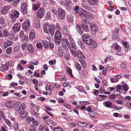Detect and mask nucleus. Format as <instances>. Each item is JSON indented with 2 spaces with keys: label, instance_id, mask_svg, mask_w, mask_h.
I'll use <instances>...</instances> for the list:
<instances>
[{
  "label": "nucleus",
  "instance_id": "nucleus-1",
  "mask_svg": "<svg viewBox=\"0 0 131 131\" xmlns=\"http://www.w3.org/2000/svg\"><path fill=\"white\" fill-rule=\"evenodd\" d=\"M82 39L86 44L91 46L92 48H95L97 46V43L96 42L92 39L91 36L89 34H85L83 35Z\"/></svg>",
  "mask_w": 131,
  "mask_h": 131
},
{
  "label": "nucleus",
  "instance_id": "nucleus-2",
  "mask_svg": "<svg viewBox=\"0 0 131 131\" xmlns=\"http://www.w3.org/2000/svg\"><path fill=\"white\" fill-rule=\"evenodd\" d=\"M56 27L54 25H52L48 26L47 24L46 23L44 26L43 30L45 32L53 36L54 35Z\"/></svg>",
  "mask_w": 131,
  "mask_h": 131
},
{
  "label": "nucleus",
  "instance_id": "nucleus-3",
  "mask_svg": "<svg viewBox=\"0 0 131 131\" xmlns=\"http://www.w3.org/2000/svg\"><path fill=\"white\" fill-rule=\"evenodd\" d=\"M54 38L56 44L59 45L60 43L61 39V32L57 30L56 31Z\"/></svg>",
  "mask_w": 131,
  "mask_h": 131
},
{
  "label": "nucleus",
  "instance_id": "nucleus-4",
  "mask_svg": "<svg viewBox=\"0 0 131 131\" xmlns=\"http://www.w3.org/2000/svg\"><path fill=\"white\" fill-rule=\"evenodd\" d=\"M71 52L73 57L77 56L78 58H85V57L83 55L82 52L78 50L73 51L71 50Z\"/></svg>",
  "mask_w": 131,
  "mask_h": 131
},
{
  "label": "nucleus",
  "instance_id": "nucleus-5",
  "mask_svg": "<svg viewBox=\"0 0 131 131\" xmlns=\"http://www.w3.org/2000/svg\"><path fill=\"white\" fill-rule=\"evenodd\" d=\"M89 21L86 19H84L82 21V26L84 30L86 32H88L89 30V28L88 24H90Z\"/></svg>",
  "mask_w": 131,
  "mask_h": 131
},
{
  "label": "nucleus",
  "instance_id": "nucleus-6",
  "mask_svg": "<svg viewBox=\"0 0 131 131\" xmlns=\"http://www.w3.org/2000/svg\"><path fill=\"white\" fill-rule=\"evenodd\" d=\"M90 27L92 34L94 35L98 31V27L97 25L93 23H91L90 24Z\"/></svg>",
  "mask_w": 131,
  "mask_h": 131
},
{
  "label": "nucleus",
  "instance_id": "nucleus-7",
  "mask_svg": "<svg viewBox=\"0 0 131 131\" xmlns=\"http://www.w3.org/2000/svg\"><path fill=\"white\" fill-rule=\"evenodd\" d=\"M16 105L17 107H18V106L19 107L18 112L25 111L26 106V105L25 103H23L21 104L19 102H17L16 103Z\"/></svg>",
  "mask_w": 131,
  "mask_h": 131
},
{
  "label": "nucleus",
  "instance_id": "nucleus-8",
  "mask_svg": "<svg viewBox=\"0 0 131 131\" xmlns=\"http://www.w3.org/2000/svg\"><path fill=\"white\" fill-rule=\"evenodd\" d=\"M62 31L63 35L65 37H68V35L70 34L69 31L68 26L66 25H64L62 27Z\"/></svg>",
  "mask_w": 131,
  "mask_h": 131
},
{
  "label": "nucleus",
  "instance_id": "nucleus-9",
  "mask_svg": "<svg viewBox=\"0 0 131 131\" xmlns=\"http://www.w3.org/2000/svg\"><path fill=\"white\" fill-rule=\"evenodd\" d=\"M45 10L42 8H41L37 12V16L39 18H42L45 14Z\"/></svg>",
  "mask_w": 131,
  "mask_h": 131
},
{
  "label": "nucleus",
  "instance_id": "nucleus-10",
  "mask_svg": "<svg viewBox=\"0 0 131 131\" xmlns=\"http://www.w3.org/2000/svg\"><path fill=\"white\" fill-rule=\"evenodd\" d=\"M19 13L16 10H12L10 14V18L13 21L15 20V18L18 17L19 16Z\"/></svg>",
  "mask_w": 131,
  "mask_h": 131
},
{
  "label": "nucleus",
  "instance_id": "nucleus-11",
  "mask_svg": "<svg viewBox=\"0 0 131 131\" xmlns=\"http://www.w3.org/2000/svg\"><path fill=\"white\" fill-rule=\"evenodd\" d=\"M45 89L47 94L49 95H50L51 94V91L53 90V87L51 84L48 83L47 84Z\"/></svg>",
  "mask_w": 131,
  "mask_h": 131
},
{
  "label": "nucleus",
  "instance_id": "nucleus-12",
  "mask_svg": "<svg viewBox=\"0 0 131 131\" xmlns=\"http://www.w3.org/2000/svg\"><path fill=\"white\" fill-rule=\"evenodd\" d=\"M30 25V23L29 21L28 20H27L23 24L22 28L24 30L27 31L29 29Z\"/></svg>",
  "mask_w": 131,
  "mask_h": 131
},
{
  "label": "nucleus",
  "instance_id": "nucleus-13",
  "mask_svg": "<svg viewBox=\"0 0 131 131\" xmlns=\"http://www.w3.org/2000/svg\"><path fill=\"white\" fill-rule=\"evenodd\" d=\"M58 17L59 18L63 19L65 17V14L64 11L61 8H58Z\"/></svg>",
  "mask_w": 131,
  "mask_h": 131
},
{
  "label": "nucleus",
  "instance_id": "nucleus-14",
  "mask_svg": "<svg viewBox=\"0 0 131 131\" xmlns=\"http://www.w3.org/2000/svg\"><path fill=\"white\" fill-rule=\"evenodd\" d=\"M11 7V6L10 5L5 6L1 9V13L2 15L6 14L10 10Z\"/></svg>",
  "mask_w": 131,
  "mask_h": 131
},
{
  "label": "nucleus",
  "instance_id": "nucleus-15",
  "mask_svg": "<svg viewBox=\"0 0 131 131\" xmlns=\"http://www.w3.org/2000/svg\"><path fill=\"white\" fill-rule=\"evenodd\" d=\"M21 26L20 23L19 22H17L14 24L13 29V31L15 32H17L19 31Z\"/></svg>",
  "mask_w": 131,
  "mask_h": 131
},
{
  "label": "nucleus",
  "instance_id": "nucleus-16",
  "mask_svg": "<svg viewBox=\"0 0 131 131\" xmlns=\"http://www.w3.org/2000/svg\"><path fill=\"white\" fill-rule=\"evenodd\" d=\"M71 3L70 0H65L64 1H60V3L62 6H64L66 7H69Z\"/></svg>",
  "mask_w": 131,
  "mask_h": 131
},
{
  "label": "nucleus",
  "instance_id": "nucleus-17",
  "mask_svg": "<svg viewBox=\"0 0 131 131\" xmlns=\"http://www.w3.org/2000/svg\"><path fill=\"white\" fill-rule=\"evenodd\" d=\"M62 43V46L66 48L68 47L70 45L69 42L67 39H63Z\"/></svg>",
  "mask_w": 131,
  "mask_h": 131
},
{
  "label": "nucleus",
  "instance_id": "nucleus-18",
  "mask_svg": "<svg viewBox=\"0 0 131 131\" xmlns=\"http://www.w3.org/2000/svg\"><path fill=\"white\" fill-rule=\"evenodd\" d=\"M71 45L69 46L70 51H71V50L73 51H75L76 50L77 47L76 45V44L74 42H71Z\"/></svg>",
  "mask_w": 131,
  "mask_h": 131
},
{
  "label": "nucleus",
  "instance_id": "nucleus-19",
  "mask_svg": "<svg viewBox=\"0 0 131 131\" xmlns=\"http://www.w3.org/2000/svg\"><path fill=\"white\" fill-rule=\"evenodd\" d=\"M20 116L21 117L24 118L28 116V114L26 111H25L18 112Z\"/></svg>",
  "mask_w": 131,
  "mask_h": 131
},
{
  "label": "nucleus",
  "instance_id": "nucleus-20",
  "mask_svg": "<svg viewBox=\"0 0 131 131\" xmlns=\"http://www.w3.org/2000/svg\"><path fill=\"white\" fill-rule=\"evenodd\" d=\"M27 49L28 51L31 53H32L34 52V47L31 44H29L27 46Z\"/></svg>",
  "mask_w": 131,
  "mask_h": 131
},
{
  "label": "nucleus",
  "instance_id": "nucleus-21",
  "mask_svg": "<svg viewBox=\"0 0 131 131\" xmlns=\"http://www.w3.org/2000/svg\"><path fill=\"white\" fill-rule=\"evenodd\" d=\"M13 41L11 40H7L4 42V45L5 48L10 46L12 43Z\"/></svg>",
  "mask_w": 131,
  "mask_h": 131
},
{
  "label": "nucleus",
  "instance_id": "nucleus-22",
  "mask_svg": "<svg viewBox=\"0 0 131 131\" xmlns=\"http://www.w3.org/2000/svg\"><path fill=\"white\" fill-rule=\"evenodd\" d=\"M5 105L7 107L9 108H13L14 107V104L11 101H8L5 103Z\"/></svg>",
  "mask_w": 131,
  "mask_h": 131
},
{
  "label": "nucleus",
  "instance_id": "nucleus-23",
  "mask_svg": "<svg viewBox=\"0 0 131 131\" xmlns=\"http://www.w3.org/2000/svg\"><path fill=\"white\" fill-rule=\"evenodd\" d=\"M40 4L38 2L37 4H32V9L34 11H36L40 7Z\"/></svg>",
  "mask_w": 131,
  "mask_h": 131
},
{
  "label": "nucleus",
  "instance_id": "nucleus-24",
  "mask_svg": "<svg viewBox=\"0 0 131 131\" xmlns=\"http://www.w3.org/2000/svg\"><path fill=\"white\" fill-rule=\"evenodd\" d=\"M112 48H114L115 50H120L121 48L120 46L117 44V42L114 43L111 46Z\"/></svg>",
  "mask_w": 131,
  "mask_h": 131
},
{
  "label": "nucleus",
  "instance_id": "nucleus-25",
  "mask_svg": "<svg viewBox=\"0 0 131 131\" xmlns=\"http://www.w3.org/2000/svg\"><path fill=\"white\" fill-rule=\"evenodd\" d=\"M98 0H88V3L91 5H96L97 4Z\"/></svg>",
  "mask_w": 131,
  "mask_h": 131
},
{
  "label": "nucleus",
  "instance_id": "nucleus-26",
  "mask_svg": "<svg viewBox=\"0 0 131 131\" xmlns=\"http://www.w3.org/2000/svg\"><path fill=\"white\" fill-rule=\"evenodd\" d=\"M76 29L77 31L80 34H83V31L81 29L80 26L78 24H77L76 26Z\"/></svg>",
  "mask_w": 131,
  "mask_h": 131
},
{
  "label": "nucleus",
  "instance_id": "nucleus-27",
  "mask_svg": "<svg viewBox=\"0 0 131 131\" xmlns=\"http://www.w3.org/2000/svg\"><path fill=\"white\" fill-rule=\"evenodd\" d=\"M34 25L36 28H39L40 27V24L39 20H38L34 23Z\"/></svg>",
  "mask_w": 131,
  "mask_h": 131
},
{
  "label": "nucleus",
  "instance_id": "nucleus-28",
  "mask_svg": "<svg viewBox=\"0 0 131 131\" xmlns=\"http://www.w3.org/2000/svg\"><path fill=\"white\" fill-rule=\"evenodd\" d=\"M103 104L106 107H109L112 106V104L110 102L106 101L103 103Z\"/></svg>",
  "mask_w": 131,
  "mask_h": 131
},
{
  "label": "nucleus",
  "instance_id": "nucleus-29",
  "mask_svg": "<svg viewBox=\"0 0 131 131\" xmlns=\"http://www.w3.org/2000/svg\"><path fill=\"white\" fill-rule=\"evenodd\" d=\"M87 12L86 11L83 10L81 12H79L78 13L79 14V15L82 17H84L86 18Z\"/></svg>",
  "mask_w": 131,
  "mask_h": 131
},
{
  "label": "nucleus",
  "instance_id": "nucleus-30",
  "mask_svg": "<svg viewBox=\"0 0 131 131\" xmlns=\"http://www.w3.org/2000/svg\"><path fill=\"white\" fill-rule=\"evenodd\" d=\"M75 66L76 67V68L78 71L81 70V68L80 64L77 62H74Z\"/></svg>",
  "mask_w": 131,
  "mask_h": 131
},
{
  "label": "nucleus",
  "instance_id": "nucleus-31",
  "mask_svg": "<svg viewBox=\"0 0 131 131\" xmlns=\"http://www.w3.org/2000/svg\"><path fill=\"white\" fill-rule=\"evenodd\" d=\"M27 119L29 122H32V123H37V121L33 117H29L27 118Z\"/></svg>",
  "mask_w": 131,
  "mask_h": 131
},
{
  "label": "nucleus",
  "instance_id": "nucleus-32",
  "mask_svg": "<svg viewBox=\"0 0 131 131\" xmlns=\"http://www.w3.org/2000/svg\"><path fill=\"white\" fill-rule=\"evenodd\" d=\"M58 54L59 56H61L63 55V50L62 49V48L61 47H58Z\"/></svg>",
  "mask_w": 131,
  "mask_h": 131
},
{
  "label": "nucleus",
  "instance_id": "nucleus-33",
  "mask_svg": "<svg viewBox=\"0 0 131 131\" xmlns=\"http://www.w3.org/2000/svg\"><path fill=\"white\" fill-rule=\"evenodd\" d=\"M99 97L97 98V100L98 101H101L105 99L104 98L106 97V96L104 95H99Z\"/></svg>",
  "mask_w": 131,
  "mask_h": 131
},
{
  "label": "nucleus",
  "instance_id": "nucleus-34",
  "mask_svg": "<svg viewBox=\"0 0 131 131\" xmlns=\"http://www.w3.org/2000/svg\"><path fill=\"white\" fill-rule=\"evenodd\" d=\"M79 6L77 5L74 8H73V10L75 13H78L79 12H80V9L79 10Z\"/></svg>",
  "mask_w": 131,
  "mask_h": 131
},
{
  "label": "nucleus",
  "instance_id": "nucleus-35",
  "mask_svg": "<svg viewBox=\"0 0 131 131\" xmlns=\"http://www.w3.org/2000/svg\"><path fill=\"white\" fill-rule=\"evenodd\" d=\"M76 88L78 90L79 92H83L84 91V88L82 86H77L76 87Z\"/></svg>",
  "mask_w": 131,
  "mask_h": 131
},
{
  "label": "nucleus",
  "instance_id": "nucleus-36",
  "mask_svg": "<svg viewBox=\"0 0 131 131\" xmlns=\"http://www.w3.org/2000/svg\"><path fill=\"white\" fill-rule=\"evenodd\" d=\"M86 18H89L91 19H93L94 18V17L92 15L91 13L87 12L86 15Z\"/></svg>",
  "mask_w": 131,
  "mask_h": 131
},
{
  "label": "nucleus",
  "instance_id": "nucleus-37",
  "mask_svg": "<svg viewBox=\"0 0 131 131\" xmlns=\"http://www.w3.org/2000/svg\"><path fill=\"white\" fill-rule=\"evenodd\" d=\"M42 42L45 48H47L48 47V42L47 41L45 40H43L42 41Z\"/></svg>",
  "mask_w": 131,
  "mask_h": 131
},
{
  "label": "nucleus",
  "instance_id": "nucleus-38",
  "mask_svg": "<svg viewBox=\"0 0 131 131\" xmlns=\"http://www.w3.org/2000/svg\"><path fill=\"white\" fill-rule=\"evenodd\" d=\"M67 18L68 21L70 22H72L73 21V17L71 15H68Z\"/></svg>",
  "mask_w": 131,
  "mask_h": 131
},
{
  "label": "nucleus",
  "instance_id": "nucleus-39",
  "mask_svg": "<svg viewBox=\"0 0 131 131\" xmlns=\"http://www.w3.org/2000/svg\"><path fill=\"white\" fill-rule=\"evenodd\" d=\"M66 38H69V40L71 42H74V40L73 39L72 35L70 34L69 35H68V37H65Z\"/></svg>",
  "mask_w": 131,
  "mask_h": 131
},
{
  "label": "nucleus",
  "instance_id": "nucleus-40",
  "mask_svg": "<svg viewBox=\"0 0 131 131\" xmlns=\"http://www.w3.org/2000/svg\"><path fill=\"white\" fill-rule=\"evenodd\" d=\"M67 71L68 73L69 74L71 77H73V74L72 73V70L70 67H68L67 68Z\"/></svg>",
  "mask_w": 131,
  "mask_h": 131
},
{
  "label": "nucleus",
  "instance_id": "nucleus-41",
  "mask_svg": "<svg viewBox=\"0 0 131 131\" xmlns=\"http://www.w3.org/2000/svg\"><path fill=\"white\" fill-rule=\"evenodd\" d=\"M123 44L125 47V50L126 51H128V48L129 47V46L127 42H123Z\"/></svg>",
  "mask_w": 131,
  "mask_h": 131
},
{
  "label": "nucleus",
  "instance_id": "nucleus-42",
  "mask_svg": "<svg viewBox=\"0 0 131 131\" xmlns=\"http://www.w3.org/2000/svg\"><path fill=\"white\" fill-rule=\"evenodd\" d=\"M53 131H63V129L61 127H55L53 129Z\"/></svg>",
  "mask_w": 131,
  "mask_h": 131
},
{
  "label": "nucleus",
  "instance_id": "nucleus-43",
  "mask_svg": "<svg viewBox=\"0 0 131 131\" xmlns=\"http://www.w3.org/2000/svg\"><path fill=\"white\" fill-rule=\"evenodd\" d=\"M123 88L124 90L125 91H127L129 89V86L127 84H124L123 85Z\"/></svg>",
  "mask_w": 131,
  "mask_h": 131
},
{
  "label": "nucleus",
  "instance_id": "nucleus-44",
  "mask_svg": "<svg viewBox=\"0 0 131 131\" xmlns=\"http://www.w3.org/2000/svg\"><path fill=\"white\" fill-rule=\"evenodd\" d=\"M2 71H6L8 70L9 68L5 64H4L2 65Z\"/></svg>",
  "mask_w": 131,
  "mask_h": 131
},
{
  "label": "nucleus",
  "instance_id": "nucleus-45",
  "mask_svg": "<svg viewBox=\"0 0 131 131\" xmlns=\"http://www.w3.org/2000/svg\"><path fill=\"white\" fill-rule=\"evenodd\" d=\"M29 39L30 40H32L35 37V36L34 33H30L29 34Z\"/></svg>",
  "mask_w": 131,
  "mask_h": 131
},
{
  "label": "nucleus",
  "instance_id": "nucleus-46",
  "mask_svg": "<svg viewBox=\"0 0 131 131\" xmlns=\"http://www.w3.org/2000/svg\"><path fill=\"white\" fill-rule=\"evenodd\" d=\"M12 47H9L6 50V53L8 54H10L12 51Z\"/></svg>",
  "mask_w": 131,
  "mask_h": 131
},
{
  "label": "nucleus",
  "instance_id": "nucleus-47",
  "mask_svg": "<svg viewBox=\"0 0 131 131\" xmlns=\"http://www.w3.org/2000/svg\"><path fill=\"white\" fill-rule=\"evenodd\" d=\"M3 33L4 36L6 37H8L9 35V32L6 30L4 31Z\"/></svg>",
  "mask_w": 131,
  "mask_h": 131
},
{
  "label": "nucleus",
  "instance_id": "nucleus-48",
  "mask_svg": "<svg viewBox=\"0 0 131 131\" xmlns=\"http://www.w3.org/2000/svg\"><path fill=\"white\" fill-rule=\"evenodd\" d=\"M112 39L113 40L119 39L118 38V35L115 34L114 33H113L112 35Z\"/></svg>",
  "mask_w": 131,
  "mask_h": 131
},
{
  "label": "nucleus",
  "instance_id": "nucleus-49",
  "mask_svg": "<svg viewBox=\"0 0 131 131\" xmlns=\"http://www.w3.org/2000/svg\"><path fill=\"white\" fill-rule=\"evenodd\" d=\"M13 127L15 130H18L19 128L18 125L17 123H14V124L13 126Z\"/></svg>",
  "mask_w": 131,
  "mask_h": 131
},
{
  "label": "nucleus",
  "instance_id": "nucleus-50",
  "mask_svg": "<svg viewBox=\"0 0 131 131\" xmlns=\"http://www.w3.org/2000/svg\"><path fill=\"white\" fill-rule=\"evenodd\" d=\"M17 67L18 70H23L24 69L22 65L20 64H18Z\"/></svg>",
  "mask_w": 131,
  "mask_h": 131
},
{
  "label": "nucleus",
  "instance_id": "nucleus-51",
  "mask_svg": "<svg viewBox=\"0 0 131 131\" xmlns=\"http://www.w3.org/2000/svg\"><path fill=\"white\" fill-rule=\"evenodd\" d=\"M119 29H117V28H115L114 30L112 31L113 33H114L115 34L118 35V34L119 32Z\"/></svg>",
  "mask_w": 131,
  "mask_h": 131
},
{
  "label": "nucleus",
  "instance_id": "nucleus-52",
  "mask_svg": "<svg viewBox=\"0 0 131 131\" xmlns=\"http://www.w3.org/2000/svg\"><path fill=\"white\" fill-rule=\"evenodd\" d=\"M51 13H50L48 12L46 14V20L50 19L51 18Z\"/></svg>",
  "mask_w": 131,
  "mask_h": 131
},
{
  "label": "nucleus",
  "instance_id": "nucleus-53",
  "mask_svg": "<svg viewBox=\"0 0 131 131\" xmlns=\"http://www.w3.org/2000/svg\"><path fill=\"white\" fill-rule=\"evenodd\" d=\"M64 56L65 58L67 60L69 59L70 58V54L67 53L64 54Z\"/></svg>",
  "mask_w": 131,
  "mask_h": 131
},
{
  "label": "nucleus",
  "instance_id": "nucleus-54",
  "mask_svg": "<svg viewBox=\"0 0 131 131\" xmlns=\"http://www.w3.org/2000/svg\"><path fill=\"white\" fill-rule=\"evenodd\" d=\"M56 62V61L55 59L51 60L49 61V64L50 65H52L53 64H55Z\"/></svg>",
  "mask_w": 131,
  "mask_h": 131
},
{
  "label": "nucleus",
  "instance_id": "nucleus-55",
  "mask_svg": "<svg viewBox=\"0 0 131 131\" xmlns=\"http://www.w3.org/2000/svg\"><path fill=\"white\" fill-rule=\"evenodd\" d=\"M49 47L51 49H53L54 47V46L53 42L52 41H50L49 43Z\"/></svg>",
  "mask_w": 131,
  "mask_h": 131
},
{
  "label": "nucleus",
  "instance_id": "nucleus-56",
  "mask_svg": "<svg viewBox=\"0 0 131 131\" xmlns=\"http://www.w3.org/2000/svg\"><path fill=\"white\" fill-rule=\"evenodd\" d=\"M126 63L123 62L121 64V67L122 69H124L126 67Z\"/></svg>",
  "mask_w": 131,
  "mask_h": 131
},
{
  "label": "nucleus",
  "instance_id": "nucleus-57",
  "mask_svg": "<svg viewBox=\"0 0 131 131\" xmlns=\"http://www.w3.org/2000/svg\"><path fill=\"white\" fill-rule=\"evenodd\" d=\"M115 127L119 129H122L123 127V126L120 125H116L115 126Z\"/></svg>",
  "mask_w": 131,
  "mask_h": 131
},
{
  "label": "nucleus",
  "instance_id": "nucleus-58",
  "mask_svg": "<svg viewBox=\"0 0 131 131\" xmlns=\"http://www.w3.org/2000/svg\"><path fill=\"white\" fill-rule=\"evenodd\" d=\"M36 128L34 126H31L30 128V131H36Z\"/></svg>",
  "mask_w": 131,
  "mask_h": 131
},
{
  "label": "nucleus",
  "instance_id": "nucleus-59",
  "mask_svg": "<svg viewBox=\"0 0 131 131\" xmlns=\"http://www.w3.org/2000/svg\"><path fill=\"white\" fill-rule=\"evenodd\" d=\"M87 123H78L77 125H78L80 126L81 127H86V126L88 125L87 124Z\"/></svg>",
  "mask_w": 131,
  "mask_h": 131
},
{
  "label": "nucleus",
  "instance_id": "nucleus-60",
  "mask_svg": "<svg viewBox=\"0 0 131 131\" xmlns=\"http://www.w3.org/2000/svg\"><path fill=\"white\" fill-rule=\"evenodd\" d=\"M27 46V44L26 43H23L21 45V47L22 50H25Z\"/></svg>",
  "mask_w": 131,
  "mask_h": 131
},
{
  "label": "nucleus",
  "instance_id": "nucleus-61",
  "mask_svg": "<svg viewBox=\"0 0 131 131\" xmlns=\"http://www.w3.org/2000/svg\"><path fill=\"white\" fill-rule=\"evenodd\" d=\"M51 11L52 12L53 14L56 15H57V10L56 8H53L51 9Z\"/></svg>",
  "mask_w": 131,
  "mask_h": 131
},
{
  "label": "nucleus",
  "instance_id": "nucleus-62",
  "mask_svg": "<svg viewBox=\"0 0 131 131\" xmlns=\"http://www.w3.org/2000/svg\"><path fill=\"white\" fill-rule=\"evenodd\" d=\"M17 85V83L16 82H14L11 83L10 84V86H11L12 87L16 86Z\"/></svg>",
  "mask_w": 131,
  "mask_h": 131
},
{
  "label": "nucleus",
  "instance_id": "nucleus-63",
  "mask_svg": "<svg viewBox=\"0 0 131 131\" xmlns=\"http://www.w3.org/2000/svg\"><path fill=\"white\" fill-rule=\"evenodd\" d=\"M82 6L85 9L87 10L89 9V8L88 6H87L86 4H82Z\"/></svg>",
  "mask_w": 131,
  "mask_h": 131
},
{
  "label": "nucleus",
  "instance_id": "nucleus-64",
  "mask_svg": "<svg viewBox=\"0 0 131 131\" xmlns=\"http://www.w3.org/2000/svg\"><path fill=\"white\" fill-rule=\"evenodd\" d=\"M36 46L38 48L41 49L42 47V45L41 43H38L36 44Z\"/></svg>",
  "mask_w": 131,
  "mask_h": 131
}]
</instances>
